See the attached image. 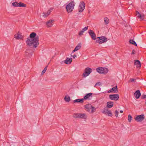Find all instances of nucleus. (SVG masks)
I'll return each mask as SVG.
<instances>
[{
    "mask_svg": "<svg viewBox=\"0 0 146 146\" xmlns=\"http://www.w3.org/2000/svg\"><path fill=\"white\" fill-rule=\"evenodd\" d=\"M27 45L33 48H36L38 45V36L36 34L32 32L29 35V38H28L26 41Z\"/></svg>",
    "mask_w": 146,
    "mask_h": 146,
    "instance_id": "nucleus-1",
    "label": "nucleus"
},
{
    "mask_svg": "<svg viewBox=\"0 0 146 146\" xmlns=\"http://www.w3.org/2000/svg\"><path fill=\"white\" fill-rule=\"evenodd\" d=\"M108 40V39L104 36L98 37L96 38V42L99 44L106 42Z\"/></svg>",
    "mask_w": 146,
    "mask_h": 146,
    "instance_id": "nucleus-2",
    "label": "nucleus"
},
{
    "mask_svg": "<svg viewBox=\"0 0 146 146\" xmlns=\"http://www.w3.org/2000/svg\"><path fill=\"white\" fill-rule=\"evenodd\" d=\"M96 71L100 74H106L108 71V69L106 68L99 67L97 68Z\"/></svg>",
    "mask_w": 146,
    "mask_h": 146,
    "instance_id": "nucleus-3",
    "label": "nucleus"
},
{
    "mask_svg": "<svg viewBox=\"0 0 146 146\" xmlns=\"http://www.w3.org/2000/svg\"><path fill=\"white\" fill-rule=\"evenodd\" d=\"M92 69L89 67L86 68L84 70V72L83 73L82 76L84 78L89 75L92 72Z\"/></svg>",
    "mask_w": 146,
    "mask_h": 146,
    "instance_id": "nucleus-4",
    "label": "nucleus"
},
{
    "mask_svg": "<svg viewBox=\"0 0 146 146\" xmlns=\"http://www.w3.org/2000/svg\"><path fill=\"white\" fill-rule=\"evenodd\" d=\"M85 5L84 1H81L80 2L78 7V11L80 12H82L85 9Z\"/></svg>",
    "mask_w": 146,
    "mask_h": 146,
    "instance_id": "nucleus-5",
    "label": "nucleus"
},
{
    "mask_svg": "<svg viewBox=\"0 0 146 146\" xmlns=\"http://www.w3.org/2000/svg\"><path fill=\"white\" fill-rule=\"evenodd\" d=\"M109 98L111 100L117 101L119 98V96L118 94H111L109 95Z\"/></svg>",
    "mask_w": 146,
    "mask_h": 146,
    "instance_id": "nucleus-6",
    "label": "nucleus"
},
{
    "mask_svg": "<svg viewBox=\"0 0 146 146\" xmlns=\"http://www.w3.org/2000/svg\"><path fill=\"white\" fill-rule=\"evenodd\" d=\"M145 118V116L143 114L137 115L135 118V119L137 122L143 121Z\"/></svg>",
    "mask_w": 146,
    "mask_h": 146,
    "instance_id": "nucleus-7",
    "label": "nucleus"
},
{
    "mask_svg": "<svg viewBox=\"0 0 146 146\" xmlns=\"http://www.w3.org/2000/svg\"><path fill=\"white\" fill-rule=\"evenodd\" d=\"M33 53V51L31 49H27L25 55L26 56L31 57V55Z\"/></svg>",
    "mask_w": 146,
    "mask_h": 146,
    "instance_id": "nucleus-8",
    "label": "nucleus"
},
{
    "mask_svg": "<svg viewBox=\"0 0 146 146\" xmlns=\"http://www.w3.org/2000/svg\"><path fill=\"white\" fill-rule=\"evenodd\" d=\"M88 33L92 39L94 40H96V35L93 31L90 30L89 31Z\"/></svg>",
    "mask_w": 146,
    "mask_h": 146,
    "instance_id": "nucleus-9",
    "label": "nucleus"
},
{
    "mask_svg": "<svg viewBox=\"0 0 146 146\" xmlns=\"http://www.w3.org/2000/svg\"><path fill=\"white\" fill-rule=\"evenodd\" d=\"M136 14L137 17L139 19H141V20H143L145 18V15L144 14H141L137 11H136Z\"/></svg>",
    "mask_w": 146,
    "mask_h": 146,
    "instance_id": "nucleus-10",
    "label": "nucleus"
},
{
    "mask_svg": "<svg viewBox=\"0 0 146 146\" xmlns=\"http://www.w3.org/2000/svg\"><path fill=\"white\" fill-rule=\"evenodd\" d=\"M14 37L15 38L18 40L23 39V36H22L21 33L19 32H18L17 34L15 35Z\"/></svg>",
    "mask_w": 146,
    "mask_h": 146,
    "instance_id": "nucleus-11",
    "label": "nucleus"
},
{
    "mask_svg": "<svg viewBox=\"0 0 146 146\" xmlns=\"http://www.w3.org/2000/svg\"><path fill=\"white\" fill-rule=\"evenodd\" d=\"M103 113L107 114L108 116H111L112 115V113L110 110L108 109H105L102 112Z\"/></svg>",
    "mask_w": 146,
    "mask_h": 146,
    "instance_id": "nucleus-12",
    "label": "nucleus"
},
{
    "mask_svg": "<svg viewBox=\"0 0 146 146\" xmlns=\"http://www.w3.org/2000/svg\"><path fill=\"white\" fill-rule=\"evenodd\" d=\"M134 95L136 99H138L141 96L140 91L139 90L136 91L134 94Z\"/></svg>",
    "mask_w": 146,
    "mask_h": 146,
    "instance_id": "nucleus-13",
    "label": "nucleus"
},
{
    "mask_svg": "<svg viewBox=\"0 0 146 146\" xmlns=\"http://www.w3.org/2000/svg\"><path fill=\"white\" fill-rule=\"evenodd\" d=\"M72 58H69L67 57L65 60H64V62L67 64H70L72 61Z\"/></svg>",
    "mask_w": 146,
    "mask_h": 146,
    "instance_id": "nucleus-14",
    "label": "nucleus"
},
{
    "mask_svg": "<svg viewBox=\"0 0 146 146\" xmlns=\"http://www.w3.org/2000/svg\"><path fill=\"white\" fill-rule=\"evenodd\" d=\"M84 100L83 98L78 99L74 100L73 101V103L74 104L76 103H82L84 102Z\"/></svg>",
    "mask_w": 146,
    "mask_h": 146,
    "instance_id": "nucleus-15",
    "label": "nucleus"
},
{
    "mask_svg": "<svg viewBox=\"0 0 146 146\" xmlns=\"http://www.w3.org/2000/svg\"><path fill=\"white\" fill-rule=\"evenodd\" d=\"M113 102L110 101L107 102V107L108 108H111L113 106Z\"/></svg>",
    "mask_w": 146,
    "mask_h": 146,
    "instance_id": "nucleus-16",
    "label": "nucleus"
},
{
    "mask_svg": "<svg viewBox=\"0 0 146 146\" xmlns=\"http://www.w3.org/2000/svg\"><path fill=\"white\" fill-rule=\"evenodd\" d=\"M134 64L137 65V68H139L141 67V62L140 61L138 60H134Z\"/></svg>",
    "mask_w": 146,
    "mask_h": 146,
    "instance_id": "nucleus-17",
    "label": "nucleus"
},
{
    "mask_svg": "<svg viewBox=\"0 0 146 146\" xmlns=\"http://www.w3.org/2000/svg\"><path fill=\"white\" fill-rule=\"evenodd\" d=\"M92 105L90 104H86L84 106V107L86 109V110L88 112H90V108L91 107H92Z\"/></svg>",
    "mask_w": 146,
    "mask_h": 146,
    "instance_id": "nucleus-18",
    "label": "nucleus"
},
{
    "mask_svg": "<svg viewBox=\"0 0 146 146\" xmlns=\"http://www.w3.org/2000/svg\"><path fill=\"white\" fill-rule=\"evenodd\" d=\"M92 93H91L86 94V95L84 96V98H83L84 100H86L89 98L90 97H92Z\"/></svg>",
    "mask_w": 146,
    "mask_h": 146,
    "instance_id": "nucleus-19",
    "label": "nucleus"
},
{
    "mask_svg": "<svg viewBox=\"0 0 146 146\" xmlns=\"http://www.w3.org/2000/svg\"><path fill=\"white\" fill-rule=\"evenodd\" d=\"M53 20H49L46 22V25L48 27H50L53 25Z\"/></svg>",
    "mask_w": 146,
    "mask_h": 146,
    "instance_id": "nucleus-20",
    "label": "nucleus"
},
{
    "mask_svg": "<svg viewBox=\"0 0 146 146\" xmlns=\"http://www.w3.org/2000/svg\"><path fill=\"white\" fill-rule=\"evenodd\" d=\"M52 9H50V10H48L46 13H45L44 12H43V16L44 17H46L48 16V15H49L50 13L51 12L50 10H52Z\"/></svg>",
    "mask_w": 146,
    "mask_h": 146,
    "instance_id": "nucleus-21",
    "label": "nucleus"
},
{
    "mask_svg": "<svg viewBox=\"0 0 146 146\" xmlns=\"http://www.w3.org/2000/svg\"><path fill=\"white\" fill-rule=\"evenodd\" d=\"M80 118L86 119L87 117L85 113H80Z\"/></svg>",
    "mask_w": 146,
    "mask_h": 146,
    "instance_id": "nucleus-22",
    "label": "nucleus"
},
{
    "mask_svg": "<svg viewBox=\"0 0 146 146\" xmlns=\"http://www.w3.org/2000/svg\"><path fill=\"white\" fill-rule=\"evenodd\" d=\"M129 43L131 44H132L136 46H137V45L136 42L133 40L130 39L129 41Z\"/></svg>",
    "mask_w": 146,
    "mask_h": 146,
    "instance_id": "nucleus-23",
    "label": "nucleus"
},
{
    "mask_svg": "<svg viewBox=\"0 0 146 146\" xmlns=\"http://www.w3.org/2000/svg\"><path fill=\"white\" fill-rule=\"evenodd\" d=\"M111 89L112 91H113L114 93H117L118 92L117 86L113 87Z\"/></svg>",
    "mask_w": 146,
    "mask_h": 146,
    "instance_id": "nucleus-24",
    "label": "nucleus"
},
{
    "mask_svg": "<svg viewBox=\"0 0 146 146\" xmlns=\"http://www.w3.org/2000/svg\"><path fill=\"white\" fill-rule=\"evenodd\" d=\"M26 6V5L23 3H22L21 2H20L19 3L18 5V6L19 7H25Z\"/></svg>",
    "mask_w": 146,
    "mask_h": 146,
    "instance_id": "nucleus-25",
    "label": "nucleus"
},
{
    "mask_svg": "<svg viewBox=\"0 0 146 146\" xmlns=\"http://www.w3.org/2000/svg\"><path fill=\"white\" fill-rule=\"evenodd\" d=\"M104 23L105 24L107 25L109 23V19L107 17H105L104 18Z\"/></svg>",
    "mask_w": 146,
    "mask_h": 146,
    "instance_id": "nucleus-26",
    "label": "nucleus"
},
{
    "mask_svg": "<svg viewBox=\"0 0 146 146\" xmlns=\"http://www.w3.org/2000/svg\"><path fill=\"white\" fill-rule=\"evenodd\" d=\"M64 99L66 102H69L70 100V98L69 96H66L64 98Z\"/></svg>",
    "mask_w": 146,
    "mask_h": 146,
    "instance_id": "nucleus-27",
    "label": "nucleus"
},
{
    "mask_svg": "<svg viewBox=\"0 0 146 146\" xmlns=\"http://www.w3.org/2000/svg\"><path fill=\"white\" fill-rule=\"evenodd\" d=\"M81 46L80 43H79L78 45L75 47V49L77 51L80 48H81Z\"/></svg>",
    "mask_w": 146,
    "mask_h": 146,
    "instance_id": "nucleus-28",
    "label": "nucleus"
},
{
    "mask_svg": "<svg viewBox=\"0 0 146 146\" xmlns=\"http://www.w3.org/2000/svg\"><path fill=\"white\" fill-rule=\"evenodd\" d=\"M92 109L91 110V111L90 113H92L96 111V109L95 107H94L93 106H92Z\"/></svg>",
    "mask_w": 146,
    "mask_h": 146,
    "instance_id": "nucleus-29",
    "label": "nucleus"
},
{
    "mask_svg": "<svg viewBox=\"0 0 146 146\" xmlns=\"http://www.w3.org/2000/svg\"><path fill=\"white\" fill-rule=\"evenodd\" d=\"M19 3L17 2H15L13 3L12 5L13 6L15 7H18V6Z\"/></svg>",
    "mask_w": 146,
    "mask_h": 146,
    "instance_id": "nucleus-30",
    "label": "nucleus"
},
{
    "mask_svg": "<svg viewBox=\"0 0 146 146\" xmlns=\"http://www.w3.org/2000/svg\"><path fill=\"white\" fill-rule=\"evenodd\" d=\"M48 67L47 66H46L45 68H44V69L42 71L41 74L42 75H43L46 72V71L47 70V67Z\"/></svg>",
    "mask_w": 146,
    "mask_h": 146,
    "instance_id": "nucleus-31",
    "label": "nucleus"
},
{
    "mask_svg": "<svg viewBox=\"0 0 146 146\" xmlns=\"http://www.w3.org/2000/svg\"><path fill=\"white\" fill-rule=\"evenodd\" d=\"M132 117L130 115H128V119L129 122H130L132 119Z\"/></svg>",
    "mask_w": 146,
    "mask_h": 146,
    "instance_id": "nucleus-32",
    "label": "nucleus"
},
{
    "mask_svg": "<svg viewBox=\"0 0 146 146\" xmlns=\"http://www.w3.org/2000/svg\"><path fill=\"white\" fill-rule=\"evenodd\" d=\"M73 117L75 118H78V113H74L73 115Z\"/></svg>",
    "mask_w": 146,
    "mask_h": 146,
    "instance_id": "nucleus-33",
    "label": "nucleus"
},
{
    "mask_svg": "<svg viewBox=\"0 0 146 146\" xmlns=\"http://www.w3.org/2000/svg\"><path fill=\"white\" fill-rule=\"evenodd\" d=\"M84 32L82 30L81 31H80L78 33V35L80 36L83 35Z\"/></svg>",
    "mask_w": 146,
    "mask_h": 146,
    "instance_id": "nucleus-34",
    "label": "nucleus"
},
{
    "mask_svg": "<svg viewBox=\"0 0 146 146\" xmlns=\"http://www.w3.org/2000/svg\"><path fill=\"white\" fill-rule=\"evenodd\" d=\"M115 116L116 117H118L119 112L117 110H116L115 112Z\"/></svg>",
    "mask_w": 146,
    "mask_h": 146,
    "instance_id": "nucleus-35",
    "label": "nucleus"
},
{
    "mask_svg": "<svg viewBox=\"0 0 146 146\" xmlns=\"http://www.w3.org/2000/svg\"><path fill=\"white\" fill-rule=\"evenodd\" d=\"M88 26L85 27L84 28L82 29V30L84 32L85 31H86L88 29Z\"/></svg>",
    "mask_w": 146,
    "mask_h": 146,
    "instance_id": "nucleus-36",
    "label": "nucleus"
},
{
    "mask_svg": "<svg viewBox=\"0 0 146 146\" xmlns=\"http://www.w3.org/2000/svg\"><path fill=\"white\" fill-rule=\"evenodd\" d=\"M146 98V95L143 94L141 97V99H144Z\"/></svg>",
    "mask_w": 146,
    "mask_h": 146,
    "instance_id": "nucleus-37",
    "label": "nucleus"
},
{
    "mask_svg": "<svg viewBox=\"0 0 146 146\" xmlns=\"http://www.w3.org/2000/svg\"><path fill=\"white\" fill-rule=\"evenodd\" d=\"M135 80L133 78H131L129 80V81L131 82H134Z\"/></svg>",
    "mask_w": 146,
    "mask_h": 146,
    "instance_id": "nucleus-38",
    "label": "nucleus"
},
{
    "mask_svg": "<svg viewBox=\"0 0 146 146\" xmlns=\"http://www.w3.org/2000/svg\"><path fill=\"white\" fill-rule=\"evenodd\" d=\"M101 84V83L99 82H97L96 83V85H97V86H100Z\"/></svg>",
    "mask_w": 146,
    "mask_h": 146,
    "instance_id": "nucleus-39",
    "label": "nucleus"
},
{
    "mask_svg": "<svg viewBox=\"0 0 146 146\" xmlns=\"http://www.w3.org/2000/svg\"><path fill=\"white\" fill-rule=\"evenodd\" d=\"M135 51L134 50H133L132 51V53H131V54H134L135 53Z\"/></svg>",
    "mask_w": 146,
    "mask_h": 146,
    "instance_id": "nucleus-40",
    "label": "nucleus"
},
{
    "mask_svg": "<svg viewBox=\"0 0 146 146\" xmlns=\"http://www.w3.org/2000/svg\"><path fill=\"white\" fill-rule=\"evenodd\" d=\"M112 89L108 90V93H111V92H112Z\"/></svg>",
    "mask_w": 146,
    "mask_h": 146,
    "instance_id": "nucleus-41",
    "label": "nucleus"
},
{
    "mask_svg": "<svg viewBox=\"0 0 146 146\" xmlns=\"http://www.w3.org/2000/svg\"><path fill=\"white\" fill-rule=\"evenodd\" d=\"M76 54H74L72 56V57L73 58H75L76 57Z\"/></svg>",
    "mask_w": 146,
    "mask_h": 146,
    "instance_id": "nucleus-42",
    "label": "nucleus"
},
{
    "mask_svg": "<svg viewBox=\"0 0 146 146\" xmlns=\"http://www.w3.org/2000/svg\"><path fill=\"white\" fill-rule=\"evenodd\" d=\"M80 113H78V118H80Z\"/></svg>",
    "mask_w": 146,
    "mask_h": 146,
    "instance_id": "nucleus-43",
    "label": "nucleus"
},
{
    "mask_svg": "<svg viewBox=\"0 0 146 146\" xmlns=\"http://www.w3.org/2000/svg\"><path fill=\"white\" fill-rule=\"evenodd\" d=\"M77 51L75 49L72 51V53H73L74 52Z\"/></svg>",
    "mask_w": 146,
    "mask_h": 146,
    "instance_id": "nucleus-44",
    "label": "nucleus"
},
{
    "mask_svg": "<svg viewBox=\"0 0 146 146\" xmlns=\"http://www.w3.org/2000/svg\"><path fill=\"white\" fill-rule=\"evenodd\" d=\"M123 111H122V110H120V113H123Z\"/></svg>",
    "mask_w": 146,
    "mask_h": 146,
    "instance_id": "nucleus-45",
    "label": "nucleus"
},
{
    "mask_svg": "<svg viewBox=\"0 0 146 146\" xmlns=\"http://www.w3.org/2000/svg\"><path fill=\"white\" fill-rule=\"evenodd\" d=\"M92 108L90 107V110H92Z\"/></svg>",
    "mask_w": 146,
    "mask_h": 146,
    "instance_id": "nucleus-46",
    "label": "nucleus"
},
{
    "mask_svg": "<svg viewBox=\"0 0 146 146\" xmlns=\"http://www.w3.org/2000/svg\"><path fill=\"white\" fill-rule=\"evenodd\" d=\"M97 85H96V84L94 85V87H96Z\"/></svg>",
    "mask_w": 146,
    "mask_h": 146,
    "instance_id": "nucleus-47",
    "label": "nucleus"
}]
</instances>
